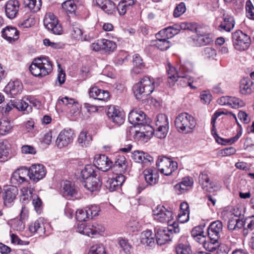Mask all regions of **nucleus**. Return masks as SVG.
Segmentation results:
<instances>
[{
    "mask_svg": "<svg viewBox=\"0 0 254 254\" xmlns=\"http://www.w3.org/2000/svg\"><path fill=\"white\" fill-rule=\"evenodd\" d=\"M166 69L168 78V82L170 86H172L174 85L175 82L177 81L178 75L181 73L180 71H177L176 68L170 63H168Z\"/></svg>",
    "mask_w": 254,
    "mask_h": 254,
    "instance_id": "nucleus-30",
    "label": "nucleus"
},
{
    "mask_svg": "<svg viewBox=\"0 0 254 254\" xmlns=\"http://www.w3.org/2000/svg\"><path fill=\"white\" fill-rule=\"evenodd\" d=\"M234 25L233 17L227 15L223 18V21L221 23L219 27L227 32H230L234 28Z\"/></svg>",
    "mask_w": 254,
    "mask_h": 254,
    "instance_id": "nucleus-40",
    "label": "nucleus"
},
{
    "mask_svg": "<svg viewBox=\"0 0 254 254\" xmlns=\"http://www.w3.org/2000/svg\"><path fill=\"white\" fill-rule=\"evenodd\" d=\"M34 189L31 187L30 183H28L26 186L23 187L20 190V201L24 204L28 203L29 201V199L32 197L33 195L35 194L33 193Z\"/></svg>",
    "mask_w": 254,
    "mask_h": 254,
    "instance_id": "nucleus-27",
    "label": "nucleus"
},
{
    "mask_svg": "<svg viewBox=\"0 0 254 254\" xmlns=\"http://www.w3.org/2000/svg\"><path fill=\"white\" fill-rule=\"evenodd\" d=\"M180 229L177 222L169 224L167 228H156L155 229L156 243L158 245H163L171 240V235L178 233Z\"/></svg>",
    "mask_w": 254,
    "mask_h": 254,
    "instance_id": "nucleus-3",
    "label": "nucleus"
},
{
    "mask_svg": "<svg viewBox=\"0 0 254 254\" xmlns=\"http://www.w3.org/2000/svg\"><path fill=\"white\" fill-rule=\"evenodd\" d=\"M217 103L220 105H228L232 108H238V99L230 96H223L217 100Z\"/></svg>",
    "mask_w": 254,
    "mask_h": 254,
    "instance_id": "nucleus-33",
    "label": "nucleus"
},
{
    "mask_svg": "<svg viewBox=\"0 0 254 254\" xmlns=\"http://www.w3.org/2000/svg\"><path fill=\"white\" fill-rule=\"evenodd\" d=\"M32 204L34 207L35 210L37 213H41L42 210V202L40 198L37 195L35 194L32 196Z\"/></svg>",
    "mask_w": 254,
    "mask_h": 254,
    "instance_id": "nucleus-62",
    "label": "nucleus"
},
{
    "mask_svg": "<svg viewBox=\"0 0 254 254\" xmlns=\"http://www.w3.org/2000/svg\"><path fill=\"white\" fill-rule=\"evenodd\" d=\"M125 179V177L122 174L117 175L115 178L109 179L106 183V188L110 191H114L120 188Z\"/></svg>",
    "mask_w": 254,
    "mask_h": 254,
    "instance_id": "nucleus-21",
    "label": "nucleus"
},
{
    "mask_svg": "<svg viewBox=\"0 0 254 254\" xmlns=\"http://www.w3.org/2000/svg\"><path fill=\"white\" fill-rule=\"evenodd\" d=\"M82 185L89 191L93 192L100 190L102 185V182L97 176H92L88 180H84L82 182Z\"/></svg>",
    "mask_w": 254,
    "mask_h": 254,
    "instance_id": "nucleus-19",
    "label": "nucleus"
},
{
    "mask_svg": "<svg viewBox=\"0 0 254 254\" xmlns=\"http://www.w3.org/2000/svg\"><path fill=\"white\" fill-rule=\"evenodd\" d=\"M217 53L215 49L212 47H206L204 49L203 56L207 59H214Z\"/></svg>",
    "mask_w": 254,
    "mask_h": 254,
    "instance_id": "nucleus-61",
    "label": "nucleus"
},
{
    "mask_svg": "<svg viewBox=\"0 0 254 254\" xmlns=\"http://www.w3.org/2000/svg\"><path fill=\"white\" fill-rule=\"evenodd\" d=\"M88 254H106V253L102 245H95L90 248Z\"/></svg>",
    "mask_w": 254,
    "mask_h": 254,
    "instance_id": "nucleus-63",
    "label": "nucleus"
},
{
    "mask_svg": "<svg viewBox=\"0 0 254 254\" xmlns=\"http://www.w3.org/2000/svg\"><path fill=\"white\" fill-rule=\"evenodd\" d=\"M163 39L156 41L155 46L156 47L162 51L167 50L171 46L170 42L168 40L169 38L164 35Z\"/></svg>",
    "mask_w": 254,
    "mask_h": 254,
    "instance_id": "nucleus-56",
    "label": "nucleus"
},
{
    "mask_svg": "<svg viewBox=\"0 0 254 254\" xmlns=\"http://www.w3.org/2000/svg\"><path fill=\"white\" fill-rule=\"evenodd\" d=\"M166 33V37L170 38L177 35L182 29L180 24H175L172 26H170L164 29Z\"/></svg>",
    "mask_w": 254,
    "mask_h": 254,
    "instance_id": "nucleus-46",
    "label": "nucleus"
},
{
    "mask_svg": "<svg viewBox=\"0 0 254 254\" xmlns=\"http://www.w3.org/2000/svg\"><path fill=\"white\" fill-rule=\"evenodd\" d=\"M62 7L67 12L70 14H74L76 9V5L74 2L71 0H67L62 3Z\"/></svg>",
    "mask_w": 254,
    "mask_h": 254,
    "instance_id": "nucleus-58",
    "label": "nucleus"
},
{
    "mask_svg": "<svg viewBox=\"0 0 254 254\" xmlns=\"http://www.w3.org/2000/svg\"><path fill=\"white\" fill-rule=\"evenodd\" d=\"M102 50L105 52H113L116 49L117 45L115 42L105 39H102Z\"/></svg>",
    "mask_w": 254,
    "mask_h": 254,
    "instance_id": "nucleus-48",
    "label": "nucleus"
},
{
    "mask_svg": "<svg viewBox=\"0 0 254 254\" xmlns=\"http://www.w3.org/2000/svg\"><path fill=\"white\" fill-rule=\"evenodd\" d=\"M208 171H204L199 176V182L202 189L205 191L213 192L218 189V187L216 184L210 181Z\"/></svg>",
    "mask_w": 254,
    "mask_h": 254,
    "instance_id": "nucleus-10",
    "label": "nucleus"
},
{
    "mask_svg": "<svg viewBox=\"0 0 254 254\" xmlns=\"http://www.w3.org/2000/svg\"><path fill=\"white\" fill-rule=\"evenodd\" d=\"M247 224V226L253 231L254 229V216L251 218H245L244 215L239 214V229L240 226H244Z\"/></svg>",
    "mask_w": 254,
    "mask_h": 254,
    "instance_id": "nucleus-43",
    "label": "nucleus"
},
{
    "mask_svg": "<svg viewBox=\"0 0 254 254\" xmlns=\"http://www.w3.org/2000/svg\"><path fill=\"white\" fill-rule=\"evenodd\" d=\"M253 82L249 77H244L239 83V92L243 95H251L253 92Z\"/></svg>",
    "mask_w": 254,
    "mask_h": 254,
    "instance_id": "nucleus-22",
    "label": "nucleus"
},
{
    "mask_svg": "<svg viewBox=\"0 0 254 254\" xmlns=\"http://www.w3.org/2000/svg\"><path fill=\"white\" fill-rule=\"evenodd\" d=\"M246 10L247 17L254 20V6L250 0L246 1Z\"/></svg>",
    "mask_w": 254,
    "mask_h": 254,
    "instance_id": "nucleus-64",
    "label": "nucleus"
},
{
    "mask_svg": "<svg viewBox=\"0 0 254 254\" xmlns=\"http://www.w3.org/2000/svg\"><path fill=\"white\" fill-rule=\"evenodd\" d=\"M156 166L161 173L169 176L178 168V163L171 159L162 157L158 159Z\"/></svg>",
    "mask_w": 254,
    "mask_h": 254,
    "instance_id": "nucleus-5",
    "label": "nucleus"
},
{
    "mask_svg": "<svg viewBox=\"0 0 254 254\" xmlns=\"http://www.w3.org/2000/svg\"><path fill=\"white\" fill-rule=\"evenodd\" d=\"M177 254H192L190 247L183 243H180L175 247Z\"/></svg>",
    "mask_w": 254,
    "mask_h": 254,
    "instance_id": "nucleus-54",
    "label": "nucleus"
},
{
    "mask_svg": "<svg viewBox=\"0 0 254 254\" xmlns=\"http://www.w3.org/2000/svg\"><path fill=\"white\" fill-rule=\"evenodd\" d=\"M53 70L52 62L48 57L35 59L29 66L31 74L36 77H43Z\"/></svg>",
    "mask_w": 254,
    "mask_h": 254,
    "instance_id": "nucleus-1",
    "label": "nucleus"
},
{
    "mask_svg": "<svg viewBox=\"0 0 254 254\" xmlns=\"http://www.w3.org/2000/svg\"><path fill=\"white\" fill-rule=\"evenodd\" d=\"M29 229L32 233H37L41 236L45 233V227L43 219L39 218L33 222H32L29 226Z\"/></svg>",
    "mask_w": 254,
    "mask_h": 254,
    "instance_id": "nucleus-28",
    "label": "nucleus"
},
{
    "mask_svg": "<svg viewBox=\"0 0 254 254\" xmlns=\"http://www.w3.org/2000/svg\"><path fill=\"white\" fill-rule=\"evenodd\" d=\"M83 31L81 26L77 23L73 24L70 28V34L71 37L76 40H81V41H86V36L83 37Z\"/></svg>",
    "mask_w": 254,
    "mask_h": 254,
    "instance_id": "nucleus-36",
    "label": "nucleus"
},
{
    "mask_svg": "<svg viewBox=\"0 0 254 254\" xmlns=\"http://www.w3.org/2000/svg\"><path fill=\"white\" fill-rule=\"evenodd\" d=\"M18 189L13 186L6 188L2 194L4 204L6 206H10L15 199L18 194Z\"/></svg>",
    "mask_w": 254,
    "mask_h": 254,
    "instance_id": "nucleus-18",
    "label": "nucleus"
},
{
    "mask_svg": "<svg viewBox=\"0 0 254 254\" xmlns=\"http://www.w3.org/2000/svg\"><path fill=\"white\" fill-rule=\"evenodd\" d=\"M250 37L242 31H239V51L247 50L251 44Z\"/></svg>",
    "mask_w": 254,
    "mask_h": 254,
    "instance_id": "nucleus-38",
    "label": "nucleus"
},
{
    "mask_svg": "<svg viewBox=\"0 0 254 254\" xmlns=\"http://www.w3.org/2000/svg\"><path fill=\"white\" fill-rule=\"evenodd\" d=\"M62 192L64 197H69L75 196L77 193V190L72 183L70 181H64L62 185Z\"/></svg>",
    "mask_w": 254,
    "mask_h": 254,
    "instance_id": "nucleus-29",
    "label": "nucleus"
},
{
    "mask_svg": "<svg viewBox=\"0 0 254 254\" xmlns=\"http://www.w3.org/2000/svg\"><path fill=\"white\" fill-rule=\"evenodd\" d=\"M194 65L192 63L189 61H186L181 63L180 67V73H184L191 72L193 71Z\"/></svg>",
    "mask_w": 254,
    "mask_h": 254,
    "instance_id": "nucleus-55",
    "label": "nucleus"
},
{
    "mask_svg": "<svg viewBox=\"0 0 254 254\" xmlns=\"http://www.w3.org/2000/svg\"><path fill=\"white\" fill-rule=\"evenodd\" d=\"M57 105H64L68 108L73 107L74 109L77 108L78 103L73 98H69L67 96L59 98L58 100Z\"/></svg>",
    "mask_w": 254,
    "mask_h": 254,
    "instance_id": "nucleus-44",
    "label": "nucleus"
},
{
    "mask_svg": "<svg viewBox=\"0 0 254 254\" xmlns=\"http://www.w3.org/2000/svg\"><path fill=\"white\" fill-rule=\"evenodd\" d=\"M1 33L2 37L10 42L15 41L19 38V31L14 27L7 26L2 29Z\"/></svg>",
    "mask_w": 254,
    "mask_h": 254,
    "instance_id": "nucleus-25",
    "label": "nucleus"
},
{
    "mask_svg": "<svg viewBox=\"0 0 254 254\" xmlns=\"http://www.w3.org/2000/svg\"><path fill=\"white\" fill-rule=\"evenodd\" d=\"M74 133L70 129H64L59 134L56 140V144L59 148L67 146L73 140Z\"/></svg>",
    "mask_w": 254,
    "mask_h": 254,
    "instance_id": "nucleus-8",
    "label": "nucleus"
},
{
    "mask_svg": "<svg viewBox=\"0 0 254 254\" xmlns=\"http://www.w3.org/2000/svg\"><path fill=\"white\" fill-rule=\"evenodd\" d=\"M48 30L55 35H61L63 33V28L59 20L57 22H54L49 28H47Z\"/></svg>",
    "mask_w": 254,
    "mask_h": 254,
    "instance_id": "nucleus-59",
    "label": "nucleus"
},
{
    "mask_svg": "<svg viewBox=\"0 0 254 254\" xmlns=\"http://www.w3.org/2000/svg\"><path fill=\"white\" fill-rule=\"evenodd\" d=\"M238 208H229L223 210L221 212V216L223 219L228 222V228L230 231H234L238 224Z\"/></svg>",
    "mask_w": 254,
    "mask_h": 254,
    "instance_id": "nucleus-7",
    "label": "nucleus"
},
{
    "mask_svg": "<svg viewBox=\"0 0 254 254\" xmlns=\"http://www.w3.org/2000/svg\"><path fill=\"white\" fill-rule=\"evenodd\" d=\"M143 174L147 185L152 186L158 183L159 175L156 171L151 169H147L144 170Z\"/></svg>",
    "mask_w": 254,
    "mask_h": 254,
    "instance_id": "nucleus-26",
    "label": "nucleus"
},
{
    "mask_svg": "<svg viewBox=\"0 0 254 254\" xmlns=\"http://www.w3.org/2000/svg\"><path fill=\"white\" fill-rule=\"evenodd\" d=\"M214 239H212V238H209V241H206V242L204 244V246H203L204 248L207 251L211 252L217 250L218 247L219 246V243L218 240L214 241Z\"/></svg>",
    "mask_w": 254,
    "mask_h": 254,
    "instance_id": "nucleus-53",
    "label": "nucleus"
},
{
    "mask_svg": "<svg viewBox=\"0 0 254 254\" xmlns=\"http://www.w3.org/2000/svg\"><path fill=\"white\" fill-rule=\"evenodd\" d=\"M102 9L108 14H113L115 11L116 5L111 0H108Z\"/></svg>",
    "mask_w": 254,
    "mask_h": 254,
    "instance_id": "nucleus-60",
    "label": "nucleus"
},
{
    "mask_svg": "<svg viewBox=\"0 0 254 254\" xmlns=\"http://www.w3.org/2000/svg\"><path fill=\"white\" fill-rule=\"evenodd\" d=\"M76 218L79 222L86 221L90 218V214L88 213L87 207L84 209H78L76 213Z\"/></svg>",
    "mask_w": 254,
    "mask_h": 254,
    "instance_id": "nucleus-51",
    "label": "nucleus"
},
{
    "mask_svg": "<svg viewBox=\"0 0 254 254\" xmlns=\"http://www.w3.org/2000/svg\"><path fill=\"white\" fill-rule=\"evenodd\" d=\"M92 140L91 135L87 131H82L78 135L77 142L81 147H87Z\"/></svg>",
    "mask_w": 254,
    "mask_h": 254,
    "instance_id": "nucleus-37",
    "label": "nucleus"
},
{
    "mask_svg": "<svg viewBox=\"0 0 254 254\" xmlns=\"http://www.w3.org/2000/svg\"><path fill=\"white\" fill-rule=\"evenodd\" d=\"M23 85L19 80L10 81L5 87L4 92L11 97H14L21 93Z\"/></svg>",
    "mask_w": 254,
    "mask_h": 254,
    "instance_id": "nucleus-17",
    "label": "nucleus"
},
{
    "mask_svg": "<svg viewBox=\"0 0 254 254\" xmlns=\"http://www.w3.org/2000/svg\"><path fill=\"white\" fill-rule=\"evenodd\" d=\"M9 155L8 148L6 141H0V161L4 162L7 160Z\"/></svg>",
    "mask_w": 254,
    "mask_h": 254,
    "instance_id": "nucleus-45",
    "label": "nucleus"
},
{
    "mask_svg": "<svg viewBox=\"0 0 254 254\" xmlns=\"http://www.w3.org/2000/svg\"><path fill=\"white\" fill-rule=\"evenodd\" d=\"M107 115L108 118L117 125H121L124 122L125 114L118 106H110L108 108Z\"/></svg>",
    "mask_w": 254,
    "mask_h": 254,
    "instance_id": "nucleus-11",
    "label": "nucleus"
},
{
    "mask_svg": "<svg viewBox=\"0 0 254 254\" xmlns=\"http://www.w3.org/2000/svg\"><path fill=\"white\" fill-rule=\"evenodd\" d=\"M28 171L29 179L36 183L43 179L46 174V168L42 164H33Z\"/></svg>",
    "mask_w": 254,
    "mask_h": 254,
    "instance_id": "nucleus-9",
    "label": "nucleus"
},
{
    "mask_svg": "<svg viewBox=\"0 0 254 254\" xmlns=\"http://www.w3.org/2000/svg\"><path fill=\"white\" fill-rule=\"evenodd\" d=\"M155 236L151 230L143 231L141 234V242L144 245L152 247L155 244Z\"/></svg>",
    "mask_w": 254,
    "mask_h": 254,
    "instance_id": "nucleus-31",
    "label": "nucleus"
},
{
    "mask_svg": "<svg viewBox=\"0 0 254 254\" xmlns=\"http://www.w3.org/2000/svg\"><path fill=\"white\" fill-rule=\"evenodd\" d=\"M115 171H118L121 174L124 173L127 168V163L124 156H119L116 159L114 164L112 166Z\"/></svg>",
    "mask_w": 254,
    "mask_h": 254,
    "instance_id": "nucleus-32",
    "label": "nucleus"
},
{
    "mask_svg": "<svg viewBox=\"0 0 254 254\" xmlns=\"http://www.w3.org/2000/svg\"><path fill=\"white\" fill-rule=\"evenodd\" d=\"M197 38L196 39L198 44L199 46H204L210 44L212 41L211 38L209 34H201L200 32L197 34Z\"/></svg>",
    "mask_w": 254,
    "mask_h": 254,
    "instance_id": "nucleus-50",
    "label": "nucleus"
},
{
    "mask_svg": "<svg viewBox=\"0 0 254 254\" xmlns=\"http://www.w3.org/2000/svg\"><path fill=\"white\" fill-rule=\"evenodd\" d=\"M96 172V169L94 166L87 165L81 171V176L84 181L87 180L92 176H97Z\"/></svg>",
    "mask_w": 254,
    "mask_h": 254,
    "instance_id": "nucleus-39",
    "label": "nucleus"
},
{
    "mask_svg": "<svg viewBox=\"0 0 254 254\" xmlns=\"http://www.w3.org/2000/svg\"><path fill=\"white\" fill-rule=\"evenodd\" d=\"M58 19L52 13L49 12L46 14L43 22L46 28H49L54 22H57Z\"/></svg>",
    "mask_w": 254,
    "mask_h": 254,
    "instance_id": "nucleus-57",
    "label": "nucleus"
},
{
    "mask_svg": "<svg viewBox=\"0 0 254 254\" xmlns=\"http://www.w3.org/2000/svg\"><path fill=\"white\" fill-rule=\"evenodd\" d=\"M12 126L10 122L5 118L0 120V134L5 135L11 132Z\"/></svg>",
    "mask_w": 254,
    "mask_h": 254,
    "instance_id": "nucleus-41",
    "label": "nucleus"
},
{
    "mask_svg": "<svg viewBox=\"0 0 254 254\" xmlns=\"http://www.w3.org/2000/svg\"><path fill=\"white\" fill-rule=\"evenodd\" d=\"M20 3L18 0H8L5 4V13L9 19H13L17 16Z\"/></svg>",
    "mask_w": 254,
    "mask_h": 254,
    "instance_id": "nucleus-15",
    "label": "nucleus"
},
{
    "mask_svg": "<svg viewBox=\"0 0 254 254\" xmlns=\"http://www.w3.org/2000/svg\"><path fill=\"white\" fill-rule=\"evenodd\" d=\"M211 133L215 138L217 142L223 145H225L227 143L232 144L236 142L238 139V133H237L234 137L231 138L230 139H225L220 137L216 133L215 126H212Z\"/></svg>",
    "mask_w": 254,
    "mask_h": 254,
    "instance_id": "nucleus-34",
    "label": "nucleus"
},
{
    "mask_svg": "<svg viewBox=\"0 0 254 254\" xmlns=\"http://www.w3.org/2000/svg\"><path fill=\"white\" fill-rule=\"evenodd\" d=\"M29 176L28 169L21 167L16 170L12 174L10 181L14 185H20L28 182L27 177Z\"/></svg>",
    "mask_w": 254,
    "mask_h": 254,
    "instance_id": "nucleus-14",
    "label": "nucleus"
},
{
    "mask_svg": "<svg viewBox=\"0 0 254 254\" xmlns=\"http://www.w3.org/2000/svg\"><path fill=\"white\" fill-rule=\"evenodd\" d=\"M41 0H24V4L34 12L38 11L41 5Z\"/></svg>",
    "mask_w": 254,
    "mask_h": 254,
    "instance_id": "nucleus-47",
    "label": "nucleus"
},
{
    "mask_svg": "<svg viewBox=\"0 0 254 254\" xmlns=\"http://www.w3.org/2000/svg\"><path fill=\"white\" fill-rule=\"evenodd\" d=\"M131 158L136 162L147 165L153 161V158L147 153L143 151H134L131 155Z\"/></svg>",
    "mask_w": 254,
    "mask_h": 254,
    "instance_id": "nucleus-20",
    "label": "nucleus"
},
{
    "mask_svg": "<svg viewBox=\"0 0 254 254\" xmlns=\"http://www.w3.org/2000/svg\"><path fill=\"white\" fill-rule=\"evenodd\" d=\"M104 231V228L98 224H88L86 226L84 235L93 237L94 235L99 234Z\"/></svg>",
    "mask_w": 254,
    "mask_h": 254,
    "instance_id": "nucleus-35",
    "label": "nucleus"
},
{
    "mask_svg": "<svg viewBox=\"0 0 254 254\" xmlns=\"http://www.w3.org/2000/svg\"><path fill=\"white\" fill-rule=\"evenodd\" d=\"M194 118L187 113L180 114L175 120V126L179 131L189 133L195 127Z\"/></svg>",
    "mask_w": 254,
    "mask_h": 254,
    "instance_id": "nucleus-4",
    "label": "nucleus"
},
{
    "mask_svg": "<svg viewBox=\"0 0 254 254\" xmlns=\"http://www.w3.org/2000/svg\"><path fill=\"white\" fill-rule=\"evenodd\" d=\"M156 127H167L169 128V122L167 116L165 114H159L156 118Z\"/></svg>",
    "mask_w": 254,
    "mask_h": 254,
    "instance_id": "nucleus-52",
    "label": "nucleus"
},
{
    "mask_svg": "<svg viewBox=\"0 0 254 254\" xmlns=\"http://www.w3.org/2000/svg\"><path fill=\"white\" fill-rule=\"evenodd\" d=\"M136 127H130L127 132L129 133L130 137H132L134 139L137 141H147V140L150 137V132L149 131L148 133H144V132L140 130L136 129Z\"/></svg>",
    "mask_w": 254,
    "mask_h": 254,
    "instance_id": "nucleus-23",
    "label": "nucleus"
},
{
    "mask_svg": "<svg viewBox=\"0 0 254 254\" xmlns=\"http://www.w3.org/2000/svg\"><path fill=\"white\" fill-rule=\"evenodd\" d=\"M94 164L96 169L106 172L112 168L113 162L106 155L97 154L95 156Z\"/></svg>",
    "mask_w": 254,
    "mask_h": 254,
    "instance_id": "nucleus-13",
    "label": "nucleus"
},
{
    "mask_svg": "<svg viewBox=\"0 0 254 254\" xmlns=\"http://www.w3.org/2000/svg\"><path fill=\"white\" fill-rule=\"evenodd\" d=\"M154 219L162 223H167L171 224V221L173 219L172 211L167 209L163 205H158L153 211Z\"/></svg>",
    "mask_w": 254,
    "mask_h": 254,
    "instance_id": "nucleus-6",
    "label": "nucleus"
},
{
    "mask_svg": "<svg viewBox=\"0 0 254 254\" xmlns=\"http://www.w3.org/2000/svg\"><path fill=\"white\" fill-rule=\"evenodd\" d=\"M26 98L15 102V108L19 111H24L26 113H29L32 111L31 105L29 104Z\"/></svg>",
    "mask_w": 254,
    "mask_h": 254,
    "instance_id": "nucleus-42",
    "label": "nucleus"
},
{
    "mask_svg": "<svg viewBox=\"0 0 254 254\" xmlns=\"http://www.w3.org/2000/svg\"><path fill=\"white\" fill-rule=\"evenodd\" d=\"M128 120L129 122L136 127L140 124H147L149 119L146 118V115L141 111L133 110L128 114Z\"/></svg>",
    "mask_w": 254,
    "mask_h": 254,
    "instance_id": "nucleus-12",
    "label": "nucleus"
},
{
    "mask_svg": "<svg viewBox=\"0 0 254 254\" xmlns=\"http://www.w3.org/2000/svg\"><path fill=\"white\" fill-rule=\"evenodd\" d=\"M89 95L94 99L105 101L109 98L110 94L107 91L99 89L97 87H93L90 89Z\"/></svg>",
    "mask_w": 254,
    "mask_h": 254,
    "instance_id": "nucleus-24",
    "label": "nucleus"
},
{
    "mask_svg": "<svg viewBox=\"0 0 254 254\" xmlns=\"http://www.w3.org/2000/svg\"><path fill=\"white\" fill-rule=\"evenodd\" d=\"M177 81H178L182 86L186 87L192 83L193 80L190 76L181 73L178 75Z\"/></svg>",
    "mask_w": 254,
    "mask_h": 254,
    "instance_id": "nucleus-49",
    "label": "nucleus"
},
{
    "mask_svg": "<svg viewBox=\"0 0 254 254\" xmlns=\"http://www.w3.org/2000/svg\"><path fill=\"white\" fill-rule=\"evenodd\" d=\"M154 83L153 78H150L148 76H144L141 78L140 81L134 84L132 90L136 99L140 100L150 95L154 89Z\"/></svg>",
    "mask_w": 254,
    "mask_h": 254,
    "instance_id": "nucleus-2",
    "label": "nucleus"
},
{
    "mask_svg": "<svg viewBox=\"0 0 254 254\" xmlns=\"http://www.w3.org/2000/svg\"><path fill=\"white\" fill-rule=\"evenodd\" d=\"M223 224L219 221L212 222L208 228L207 234L209 238H212L214 241L219 240L222 234Z\"/></svg>",
    "mask_w": 254,
    "mask_h": 254,
    "instance_id": "nucleus-16",
    "label": "nucleus"
}]
</instances>
